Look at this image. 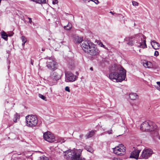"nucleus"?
<instances>
[{
  "mask_svg": "<svg viewBox=\"0 0 160 160\" xmlns=\"http://www.w3.org/2000/svg\"><path fill=\"white\" fill-rule=\"evenodd\" d=\"M109 78L115 82H121L125 79L126 71L123 68L114 64L110 68Z\"/></svg>",
  "mask_w": 160,
  "mask_h": 160,
  "instance_id": "obj_1",
  "label": "nucleus"
},
{
  "mask_svg": "<svg viewBox=\"0 0 160 160\" xmlns=\"http://www.w3.org/2000/svg\"><path fill=\"white\" fill-rule=\"evenodd\" d=\"M145 37L142 34L139 33L131 37H128L124 39L129 45L132 46L136 42V45L138 47L144 48H147Z\"/></svg>",
  "mask_w": 160,
  "mask_h": 160,
  "instance_id": "obj_2",
  "label": "nucleus"
},
{
  "mask_svg": "<svg viewBox=\"0 0 160 160\" xmlns=\"http://www.w3.org/2000/svg\"><path fill=\"white\" fill-rule=\"evenodd\" d=\"M82 152L81 149H74L63 152V154L64 158L67 159L71 158V160H85L84 158L80 157Z\"/></svg>",
  "mask_w": 160,
  "mask_h": 160,
  "instance_id": "obj_3",
  "label": "nucleus"
},
{
  "mask_svg": "<svg viewBox=\"0 0 160 160\" xmlns=\"http://www.w3.org/2000/svg\"><path fill=\"white\" fill-rule=\"evenodd\" d=\"M27 125L30 127L36 126L37 124L38 119L35 115H31L27 116L26 117Z\"/></svg>",
  "mask_w": 160,
  "mask_h": 160,
  "instance_id": "obj_4",
  "label": "nucleus"
},
{
  "mask_svg": "<svg viewBox=\"0 0 160 160\" xmlns=\"http://www.w3.org/2000/svg\"><path fill=\"white\" fill-rule=\"evenodd\" d=\"M47 60V66L49 69L54 70L57 68V63L55 61V59L52 58L47 57L44 58Z\"/></svg>",
  "mask_w": 160,
  "mask_h": 160,
  "instance_id": "obj_5",
  "label": "nucleus"
},
{
  "mask_svg": "<svg viewBox=\"0 0 160 160\" xmlns=\"http://www.w3.org/2000/svg\"><path fill=\"white\" fill-rule=\"evenodd\" d=\"M60 78V76L56 72H52L50 76L48 78V84L50 86H52L56 83V81Z\"/></svg>",
  "mask_w": 160,
  "mask_h": 160,
  "instance_id": "obj_6",
  "label": "nucleus"
},
{
  "mask_svg": "<svg viewBox=\"0 0 160 160\" xmlns=\"http://www.w3.org/2000/svg\"><path fill=\"white\" fill-rule=\"evenodd\" d=\"M113 152L118 155L122 156L125 153V148L122 144L113 148Z\"/></svg>",
  "mask_w": 160,
  "mask_h": 160,
  "instance_id": "obj_7",
  "label": "nucleus"
},
{
  "mask_svg": "<svg viewBox=\"0 0 160 160\" xmlns=\"http://www.w3.org/2000/svg\"><path fill=\"white\" fill-rule=\"evenodd\" d=\"M43 138L47 141L52 142L56 141V138L54 135L50 132H47L43 134Z\"/></svg>",
  "mask_w": 160,
  "mask_h": 160,
  "instance_id": "obj_8",
  "label": "nucleus"
},
{
  "mask_svg": "<svg viewBox=\"0 0 160 160\" xmlns=\"http://www.w3.org/2000/svg\"><path fill=\"white\" fill-rule=\"evenodd\" d=\"M92 45L91 42L89 40H84L81 45V47L85 52H88V50Z\"/></svg>",
  "mask_w": 160,
  "mask_h": 160,
  "instance_id": "obj_9",
  "label": "nucleus"
},
{
  "mask_svg": "<svg viewBox=\"0 0 160 160\" xmlns=\"http://www.w3.org/2000/svg\"><path fill=\"white\" fill-rule=\"evenodd\" d=\"M152 152V151L151 149H144L142 152L140 158L147 159L151 156Z\"/></svg>",
  "mask_w": 160,
  "mask_h": 160,
  "instance_id": "obj_10",
  "label": "nucleus"
},
{
  "mask_svg": "<svg viewBox=\"0 0 160 160\" xmlns=\"http://www.w3.org/2000/svg\"><path fill=\"white\" fill-rule=\"evenodd\" d=\"M152 125H151L148 122H143L141 125L140 129L143 131H152Z\"/></svg>",
  "mask_w": 160,
  "mask_h": 160,
  "instance_id": "obj_11",
  "label": "nucleus"
},
{
  "mask_svg": "<svg viewBox=\"0 0 160 160\" xmlns=\"http://www.w3.org/2000/svg\"><path fill=\"white\" fill-rule=\"evenodd\" d=\"M65 81L66 82H73L76 80V76L72 73L67 72L65 73Z\"/></svg>",
  "mask_w": 160,
  "mask_h": 160,
  "instance_id": "obj_12",
  "label": "nucleus"
},
{
  "mask_svg": "<svg viewBox=\"0 0 160 160\" xmlns=\"http://www.w3.org/2000/svg\"><path fill=\"white\" fill-rule=\"evenodd\" d=\"M140 150L135 149L134 151H132L130 156V158H134L136 159H138L139 158V153Z\"/></svg>",
  "mask_w": 160,
  "mask_h": 160,
  "instance_id": "obj_13",
  "label": "nucleus"
},
{
  "mask_svg": "<svg viewBox=\"0 0 160 160\" xmlns=\"http://www.w3.org/2000/svg\"><path fill=\"white\" fill-rule=\"evenodd\" d=\"M92 45L91 47L88 50V52H87L89 53L91 55H95L98 54V50L94 47Z\"/></svg>",
  "mask_w": 160,
  "mask_h": 160,
  "instance_id": "obj_14",
  "label": "nucleus"
},
{
  "mask_svg": "<svg viewBox=\"0 0 160 160\" xmlns=\"http://www.w3.org/2000/svg\"><path fill=\"white\" fill-rule=\"evenodd\" d=\"M151 44L152 47L155 50L158 49L160 48V44L155 40H151Z\"/></svg>",
  "mask_w": 160,
  "mask_h": 160,
  "instance_id": "obj_15",
  "label": "nucleus"
},
{
  "mask_svg": "<svg viewBox=\"0 0 160 160\" xmlns=\"http://www.w3.org/2000/svg\"><path fill=\"white\" fill-rule=\"evenodd\" d=\"M143 65L145 68H153V65L152 63L147 61H144L143 62Z\"/></svg>",
  "mask_w": 160,
  "mask_h": 160,
  "instance_id": "obj_16",
  "label": "nucleus"
},
{
  "mask_svg": "<svg viewBox=\"0 0 160 160\" xmlns=\"http://www.w3.org/2000/svg\"><path fill=\"white\" fill-rule=\"evenodd\" d=\"M74 42L76 43H79L82 42L83 38L81 37H79L78 36H75L74 37Z\"/></svg>",
  "mask_w": 160,
  "mask_h": 160,
  "instance_id": "obj_17",
  "label": "nucleus"
},
{
  "mask_svg": "<svg viewBox=\"0 0 160 160\" xmlns=\"http://www.w3.org/2000/svg\"><path fill=\"white\" fill-rule=\"evenodd\" d=\"M129 96L131 99L133 100L136 99L138 97V96L136 93L133 92L130 93Z\"/></svg>",
  "mask_w": 160,
  "mask_h": 160,
  "instance_id": "obj_18",
  "label": "nucleus"
},
{
  "mask_svg": "<svg viewBox=\"0 0 160 160\" xmlns=\"http://www.w3.org/2000/svg\"><path fill=\"white\" fill-rule=\"evenodd\" d=\"M96 131L92 130L89 133L86 135L87 138H88L92 137L95 133Z\"/></svg>",
  "mask_w": 160,
  "mask_h": 160,
  "instance_id": "obj_19",
  "label": "nucleus"
},
{
  "mask_svg": "<svg viewBox=\"0 0 160 160\" xmlns=\"http://www.w3.org/2000/svg\"><path fill=\"white\" fill-rule=\"evenodd\" d=\"M84 148L86 150L91 153H92L93 152V148L90 146L87 145L86 146L84 147Z\"/></svg>",
  "mask_w": 160,
  "mask_h": 160,
  "instance_id": "obj_20",
  "label": "nucleus"
},
{
  "mask_svg": "<svg viewBox=\"0 0 160 160\" xmlns=\"http://www.w3.org/2000/svg\"><path fill=\"white\" fill-rule=\"evenodd\" d=\"M2 37L5 40H7L8 34H7L5 32H2L1 33Z\"/></svg>",
  "mask_w": 160,
  "mask_h": 160,
  "instance_id": "obj_21",
  "label": "nucleus"
},
{
  "mask_svg": "<svg viewBox=\"0 0 160 160\" xmlns=\"http://www.w3.org/2000/svg\"><path fill=\"white\" fill-rule=\"evenodd\" d=\"M57 138V140L56 139V141L57 142H60L61 143H62L64 142L65 141L64 138L61 137H58Z\"/></svg>",
  "mask_w": 160,
  "mask_h": 160,
  "instance_id": "obj_22",
  "label": "nucleus"
},
{
  "mask_svg": "<svg viewBox=\"0 0 160 160\" xmlns=\"http://www.w3.org/2000/svg\"><path fill=\"white\" fill-rule=\"evenodd\" d=\"M21 39L22 42V45L24 47L25 44L27 41V39L24 36H23L21 37Z\"/></svg>",
  "mask_w": 160,
  "mask_h": 160,
  "instance_id": "obj_23",
  "label": "nucleus"
},
{
  "mask_svg": "<svg viewBox=\"0 0 160 160\" xmlns=\"http://www.w3.org/2000/svg\"><path fill=\"white\" fill-rule=\"evenodd\" d=\"M32 1L40 4L46 3V0H31Z\"/></svg>",
  "mask_w": 160,
  "mask_h": 160,
  "instance_id": "obj_24",
  "label": "nucleus"
},
{
  "mask_svg": "<svg viewBox=\"0 0 160 160\" xmlns=\"http://www.w3.org/2000/svg\"><path fill=\"white\" fill-rule=\"evenodd\" d=\"M19 119V115L17 113H16L14 115V118H13V121L14 122H17V120H18Z\"/></svg>",
  "mask_w": 160,
  "mask_h": 160,
  "instance_id": "obj_25",
  "label": "nucleus"
},
{
  "mask_svg": "<svg viewBox=\"0 0 160 160\" xmlns=\"http://www.w3.org/2000/svg\"><path fill=\"white\" fill-rule=\"evenodd\" d=\"M72 27V25L71 23H69L66 26H64V29L67 30H70Z\"/></svg>",
  "mask_w": 160,
  "mask_h": 160,
  "instance_id": "obj_26",
  "label": "nucleus"
},
{
  "mask_svg": "<svg viewBox=\"0 0 160 160\" xmlns=\"http://www.w3.org/2000/svg\"><path fill=\"white\" fill-rule=\"evenodd\" d=\"M53 44H54V45L53 46V48H55L56 50H57V48H56V47L58 48L60 47V45H59L57 42H54Z\"/></svg>",
  "mask_w": 160,
  "mask_h": 160,
  "instance_id": "obj_27",
  "label": "nucleus"
},
{
  "mask_svg": "<svg viewBox=\"0 0 160 160\" xmlns=\"http://www.w3.org/2000/svg\"><path fill=\"white\" fill-rule=\"evenodd\" d=\"M39 160H49V159L48 157L42 156L40 157Z\"/></svg>",
  "mask_w": 160,
  "mask_h": 160,
  "instance_id": "obj_28",
  "label": "nucleus"
},
{
  "mask_svg": "<svg viewBox=\"0 0 160 160\" xmlns=\"http://www.w3.org/2000/svg\"><path fill=\"white\" fill-rule=\"evenodd\" d=\"M132 5L134 6H138L139 4V3L138 2L134 1H132Z\"/></svg>",
  "mask_w": 160,
  "mask_h": 160,
  "instance_id": "obj_29",
  "label": "nucleus"
},
{
  "mask_svg": "<svg viewBox=\"0 0 160 160\" xmlns=\"http://www.w3.org/2000/svg\"><path fill=\"white\" fill-rule=\"evenodd\" d=\"M157 83L158 86H157L156 88L160 91V82H157Z\"/></svg>",
  "mask_w": 160,
  "mask_h": 160,
  "instance_id": "obj_30",
  "label": "nucleus"
},
{
  "mask_svg": "<svg viewBox=\"0 0 160 160\" xmlns=\"http://www.w3.org/2000/svg\"><path fill=\"white\" fill-rule=\"evenodd\" d=\"M39 97L40 98H42V99L43 100H45V99L46 97H45L43 95H42V94H39Z\"/></svg>",
  "mask_w": 160,
  "mask_h": 160,
  "instance_id": "obj_31",
  "label": "nucleus"
},
{
  "mask_svg": "<svg viewBox=\"0 0 160 160\" xmlns=\"http://www.w3.org/2000/svg\"><path fill=\"white\" fill-rule=\"evenodd\" d=\"M98 45L101 47H102L106 49V48L105 47V46L103 45L102 43L101 42H100L99 44Z\"/></svg>",
  "mask_w": 160,
  "mask_h": 160,
  "instance_id": "obj_32",
  "label": "nucleus"
},
{
  "mask_svg": "<svg viewBox=\"0 0 160 160\" xmlns=\"http://www.w3.org/2000/svg\"><path fill=\"white\" fill-rule=\"evenodd\" d=\"M90 1L94 2L96 4H98L99 3V2L98 0H90Z\"/></svg>",
  "mask_w": 160,
  "mask_h": 160,
  "instance_id": "obj_33",
  "label": "nucleus"
},
{
  "mask_svg": "<svg viewBox=\"0 0 160 160\" xmlns=\"http://www.w3.org/2000/svg\"><path fill=\"white\" fill-rule=\"evenodd\" d=\"M14 33L12 32H11L8 33V36L11 37L13 36Z\"/></svg>",
  "mask_w": 160,
  "mask_h": 160,
  "instance_id": "obj_34",
  "label": "nucleus"
},
{
  "mask_svg": "<svg viewBox=\"0 0 160 160\" xmlns=\"http://www.w3.org/2000/svg\"><path fill=\"white\" fill-rule=\"evenodd\" d=\"M159 55L158 52V51H155L154 52V55L156 56H158Z\"/></svg>",
  "mask_w": 160,
  "mask_h": 160,
  "instance_id": "obj_35",
  "label": "nucleus"
},
{
  "mask_svg": "<svg viewBox=\"0 0 160 160\" xmlns=\"http://www.w3.org/2000/svg\"><path fill=\"white\" fill-rule=\"evenodd\" d=\"M65 90L66 91H68V92H70L69 88L68 86H67V87H65Z\"/></svg>",
  "mask_w": 160,
  "mask_h": 160,
  "instance_id": "obj_36",
  "label": "nucleus"
},
{
  "mask_svg": "<svg viewBox=\"0 0 160 160\" xmlns=\"http://www.w3.org/2000/svg\"><path fill=\"white\" fill-rule=\"evenodd\" d=\"M52 2L53 4H57L58 3V1L57 0H52Z\"/></svg>",
  "mask_w": 160,
  "mask_h": 160,
  "instance_id": "obj_37",
  "label": "nucleus"
},
{
  "mask_svg": "<svg viewBox=\"0 0 160 160\" xmlns=\"http://www.w3.org/2000/svg\"><path fill=\"white\" fill-rule=\"evenodd\" d=\"M112 130H109L107 132L109 134H111L112 133Z\"/></svg>",
  "mask_w": 160,
  "mask_h": 160,
  "instance_id": "obj_38",
  "label": "nucleus"
},
{
  "mask_svg": "<svg viewBox=\"0 0 160 160\" xmlns=\"http://www.w3.org/2000/svg\"><path fill=\"white\" fill-rule=\"evenodd\" d=\"M28 19H29V20L28 21V22L30 23H31L32 22V19L31 18H28Z\"/></svg>",
  "mask_w": 160,
  "mask_h": 160,
  "instance_id": "obj_39",
  "label": "nucleus"
},
{
  "mask_svg": "<svg viewBox=\"0 0 160 160\" xmlns=\"http://www.w3.org/2000/svg\"><path fill=\"white\" fill-rule=\"evenodd\" d=\"M84 2H89L90 0H83Z\"/></svg>",
  "mask_w": 160,
  "mask_h": 160,
  "instance_id": "obj_40",
  "label": "nucleus"
},
{
  "mask_svg": "<svg viewBox=\"0 0 160 160\" xmlns=\"http://www.w3.org/2000/svg\"><path fill=\"white\" fill-rule=\"evenodd\" d=\"M31 63L32 65H33V61L32 60H31Z\"/></svg>",
  "mask_w": 160,
  "mask_h": 160,
  "instance_id": "obj_41",
  "label": "nucleus"
},
{
  "mask_svg": "<svg viewBox=\"0 0 160 160\" xmlns=\"http://www.w3.org/2000/svg\"><path fill=\"white\" fill-rule=\"evenodd\" d=\"M42 50V52H43V51H45V49L44 48H42V50Z\"/></svg>",
  "mask_w": 160,
  "mask_h": 160,
  "instance_id": "obj_42",
  "label": "nucleus"
},
{
  "mask_svg": "<svg viewBox=\"0 0 160 160\" xmlns=\"http://www.w3.org/2000/svg\"><path fill=\"white\" fill-rule=\"evenodd\" d=\"M90 70L92 71L93 70V68L92 67H91L90 68Z\"/></svg>",
  "mask_w": 160,
  "mask_h": 160,
  "instance_id": "obj_43",
  "label": "nucleus"
},
{
  "mask_svg": "<svg viewBox=\"0 0 160 160\" xmlns=\"http://www.w3.org/2000/svg\"><path fill=\"white\" fill-rule=\"evenodd\" d=\"M114 160H118V159L117 158H115Z\"/></svg>",
  "mask_w": 160,
  "mask_h": 160,
  "instance_id": "obj_44",
  "label": "nucleus"
},
{
  "mask_svg": "<svg viewBox=\"0 0 160 160\" xmlns=\"http://www.w3.org/2000/svg\"><path fill=\"white\" fill-rule=\"evenodd\" d=\"M110 13L113 14L112 12H110Z\"/></svg>",
  "mask_w": 160,
  "mask_h": 160,
  "instance_id": "obj_45",
  "label": "nucleus"
},
{
  "mask_svg": "<svg viewBox=\"0 0 160 160\" xmlns=\"http://www.w3.org/2000/svg\"><path fill=\"white\" fill-rule=\"evenodd\" d=\"M159 139L160 140V136H159Z\"/></svg>",
  "mask_w": 160,
  "mask_h": 160,
  "instance_id": "obj_46",
  "label": "nucleus"
}]
</instances>
